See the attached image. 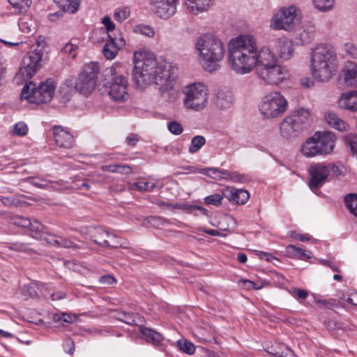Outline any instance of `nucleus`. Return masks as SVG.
Segmentation results:
<instances>
[{
    "instance_id": "1",
    "label": "nucleus",
    "mask_w": 357,
    "mask_h": 357,
    "mask_svg": "<svg viewBox=\"0 0 357 357\" xmlns=\"http://www.w3.org/2000/svg\"><path fill=\"white\" fill-rule=\"evenodd\" d=\"M229 65L238 75H246L257 70L258 77L270 85H279L290 78L288 69L280 64L268 46L257 48L252 35H241L229 43Z\"/></svg>"
},
{
    "instance_id": "2",
    "label": "nucleus",
    "mask_w": 357,
    "mask_h": 357,
    "mask_svg": "<svg viewBox=\"0 0 357 357\" xmlns=\"http://www.w3.org/2000/svg\"><path fill=\"white\" fill-rule=\"evenodd\" d=\"M135 67L133 79L138 85L155 84L168 89L172 87L178 67L176 63L166 60L158 61L153 54L146 50H139L134 53Z\"/></svg>"
},
{
    "instance_id": "3",
    "label": "nucleus",
    "mask_w": 357,
    "mask_h": 357,
    "mask_svg": "<svg viewBox=\"0 0 357 357\" xmlns=\"http://www.w3.org/2000/svg\"><path fill=\"white\" fill-rule=\"evenodd\" d=\"M310 68L312 77L317 81H329L337 68V56L335 48L327 43L317 45L312 50Z\"/></svg>"
},
{
    "instance_id": "4",
    "label": "nucleus",
    "mask_w": 357,
    "mask_h": 357,
    "mask_svg": "<svg viewBox=\"0 0 357 357\" xmlns=\"http://www.w3.org/2000/svg\"><path fill=\"white\" fill-rule=\"evenodd\" d=\"M225 47L223 43L213 32L202 34V68L212 73L220 68Z\"/></svg>"
},
{
    "instance_id": "5",
    "label": "nucleus",
    "mask_w": 357,
    "mask_h": 357,
    "mask_svg": "<svg viewBox=\"0 0 357 357\" xmlns=\"http://www.w3.org/2000/svg\"><path fill=\"white\" fill-rule=\"evenodd\" d=\"M311 121V112L309 109H296L280 123V135L282 138L288 140L298 137L309 128Z\"/></svg>"
},
{
    "instance_id": "6",
    "label": "nucleus",
    "mask_w": 357,
    "mask_h": 357,
    "mask_svg": "<svg viewBox=\"0 0 357 357\" xmlns=\"http://www.w3.org/2000/svg\"><path fill=\"white\" fill-rule=\"evenodd\" d=\"M301 9L294 4L284 6L277 10L269 21V27L274 31L290 32L301 20Z\"/></svg>"
},
{
    "instance_id": "7",
    "label": "nucleus",
    "mask_w": 357,
    "mask_h": 357,
    "mask_svg": "<svg viewBox=\"0 0 357 357\" xmlns=\"http://www.w3.org/2000/svg\"><path fill=\"white\" fill-rule=\"evenodd\" d=\"M260 114L265 119L281 117L288 109L289 102L279 91H271L265 95L259 105Z\"/></svg>"
},
{
    "instance_id": "8",
    "label": "nucleus",
    "mask_w": 357,
    "mask_h": 357,
    "mask_svg": "<svg viewBox=\"0 0 357 357\" xmlns=\"http://www.w3.org/2000/svg\"><path fill=\"white\" fill-rule=\"evenodd\" d=\"M55 86L52 79L41 82L38 86L33 82L26 83L22 91V99L35 104H44L50 102L54 93Z\"/></svg>"
},
{
    "instance_id": "9",
    "label": "nucleus",
    "mask_w": 357,
    "mask_h": 357,
    "mask_svg": "<svg viewBox=\"0 0 357 357\" xmlns=\"http://www.w3.org/2000/svg\"><path fill=\"white\" fill-rule=\"evenodd\" d=\"M99 73L98 62L91 61L86 63L75 83V90L85 96H89L96 86Z\"/></svg>"
},
{
    "instance_id": "10",
    "label": "nucleus",
    "mask_w": 357,
    "mask_h": 357,
    "mask_svg": "<svg viewBox=\"0 0 357 357\" xmlns=\"http://www.w3.org/2000/svg\"><path fill=\"white\" fill-rule=\"evenodd\" d=\"M43 52L40 49L29 52L22 61L23 66L15 74L14 80L17 84H21L23 81L31 79L38 68L40 66Z\"/></svg>"
},
{
    "instance_id": "11",
    "label": "nucleus",
    "mask_w": 357,
    "mask_h": 357,
    "mask_svg": "<svg viewBox=\"0 0 357 357\" xmlns=\"http://www.w3.org/2000/svg\"><path fill=\"white\" fill-rule=\"evenodd\" d=\"M112 75L110 81L106 84V91L110 98L115 102H125L128 98L127 78L123 75L118 74L115 68L108 69Z\"/></svg>"
},
{
    "instance_id": "12",
    "label": "nucleus",
    "mask_w": 357,
    "mask_h": 357,
    "mask_svg": "<svg viewBox=\"0 0 357 357\" xmlns=\"http://www.w3.org/2000/svg\"><path fill=\"white\" fill-rule=\"evenodd\" d=\"M335 167L333 163L318 162L311 165L309 169L310 188L314 192L317 190L325 183L331 172Z\"/></svg>"
},
{
    "instance_id": "13",
    "label": "nucleus",
    "mask_w": 357,
    "mask_h": 357,
    "mask_svg": "<svg viewBox=\"0 0 357 357\" xmlns=\"http://www.w3.org/2000/svg\"><path fill=\"white\" fill-rule=\"evenodd\" d=\"M80 234L86 239L91 240L94 243L101 247H111L108 239L114 237L112 234L102 227L89 226L82 227Z\"/></svg>"
},
{
    "instance_id": "14",
    "label": "nucleus",
    "mask_w": 357,
    "mask_h": 357,
    "mask_svg": "<svg viewBox=\"0 0 357 357\" xmlns=\"http://www.w3.org/2000/svg\"><path fill=\"white\" fill-rule=\"evenodd\" d=\"M316 144L319 155L326 156L331 155L335 147L337 137L331 131H317L314 133Z\"/></svg>"
},
{
    "instance_id": "15",
    "label": "nucleus",
    "mask_w": 357,
    "mask_h": 357,
    "mask_svg": "<svg viewBox=\"0 0 357 357\" xmlns=\"http://www.w3.org/2000/svg\"><path fill=\"white\" fill-rule=\"evenodd\" d=\"M178 0H150L151 9L158 17L167 20L176 12Z\"/></svg>"
},
{
    "instance_id": "16",
    "label": "nucleus",
    "mask_w": 357,
    "mask_h": 357,
    "mask_svg": "<svg viewBox=\"0 0 357 357\" xmlns=\"http://www.w3.org/2000/svg\"><path fill=\"white\" fill-rule=\"evenodd\" d=\"M213 103L221 111H227L232 107L234 98L232 90L227 86L219 87L215 92Z\"/></svg>"
},
{
    "instance_id": "17",
    "label": "nucleus",
    "mask_w": 357,
    "mask_h": 357,
    "mask_svg": "<svg viewBox=\"0 0 357 357\" xmlns=\"http://www.w3.org/2000/svg\"><path fill=\"white\" fill-rule=\"evenodd\" d=\"M272 48L278 56L284 61L289 60L294 55V43L287 37L277 38Z\"/></svg>"
},
{
    "instance_id": "18",
    "label": "nucleus",
    "mask_w": 357,
    "mask_h": 357,
    "mask_svg": "<svg viewBox=\"0 0 357 357\" xmlns=\"http://www.w3.org/2000/svg\"><path fill=\"white\" fill-rule=\"evenodd\" d=\"M340 80L348 87H357V63L347 61L340 72Z\"/></svg>"
},
{
    "instance_id": "19",
    "label": "nucleus",
    "mask_w": 357,
    "mask_h": 357,
    "mask_svg": "<svg viewBox=\"0 0 357 357\" xmlns=\"http://www.w3.org/2000/svg\"><path fill=\"white\" fill-rule=\"evenodd\" d=\"M200 83H193L185 88V105L189 108L198 111L200 105L199 97L201 96Z\"/></svg>"
},
{
    "instance_id": "20",
    "label": "nucleus",
    "mask_w": 357,
    "mask_h": 357,
    "mask_svg": "<svg viewBox=\"0 0 357 357\" xmlns=\"http://www.w3.org/2000/svg\"><path fill=\"white\" fill-rule=\"evenodd\" d=\"M337 104L341 109L357 112V89L349 90L341 93Z\"/></svg>"
},
{
    "instance_id": "21",
    "label": "nucleus",
    "mask_w": 357,
    "mask_h": 357,
    "mask_svg": "<svg viewBox=\"0 0 357 357\" xmlns=\"http://www.w3.org/2000/svg\"><path fill=\"white\" fill-rule=\"evenodd\" d=\"M54 141L56 145L61 148L70 149L73 146L74 137L61 126H54L53 128Z\"/></svg>"
},
{
    "instance_id": "22",
    "label": "nucleus",
    "mask_w": 357,
    "mask_h": 357,
    "mask_svg": "<svg viewBox=\"0 0 357 357\" xmlns=\"http://www.w3.org/2000/svg\"><path fill=\"white\" fill-rule=\"evenodd\" d=\"M314 32V24L312 22H305L298 30L296 39L299 40L301 45L308 44L313 40Z\"/></svg>"
},
{
    "instance_id": "23",
    "label": "nucleus",
    "mask_w": 357,
    "mask_h": 357,
    "mask_svg": "<svg viewBox=\"0 0 357 357\" xmlns=\"http://www.w3.org/2000/svg\"><path fill=\"white\" fill-rule=\"evenodd\" d=\"M324 118L328 126L337 131L347 132L350 130L349 123L335 112H326Z\"/></svg>"
},
{
    "instance_id": "24",
    "label": "nucleus",
    "mask_w": 357,
    "mask_h": 357,
    "mask_svg": "<svg viewBox=\"0 0 357 357\" xmlns=\"http://www.w3.org/2000/svg\"><path fill=\"white\" fill-rule=\"evenodd\" d=\"M315 140L313 135L307 138L303 143L301 148V153L304 157L311 158L319 155Z\"/></svg>"
},
{
    "instance_id": "25",
    "label": "nucleus",
    "mask_w": 357,
    "mask_h": 357,
    "mask_svg": "<svg viewBox=\"0 0 357 357\" xmlns=\"http://www.w3.org/2000/svg\"><path fill=\"white\" fill-rule=\"evenodd\" d=\"M158 205L165 206L169 209H179L189 213H194L201 210V206L186 202H177L174 204L169 202H161Z\"/></svg>"
},
{
    "instance_id": "26",
    "label": "nucleus",
    "mask_w": 357,
    "mask_h": 357,
    "mask_svg": "<svg viewBox=\"0 0 357 357\" xmlns=\"http://www.w3.org/2000/svg\"><path fill=\"white\" fill-rule=\"evenodd\" d=\"M287 255L290 258L298 259H309L312 258V253L310 251L298 248L294 245H289L285 248Z\"/></svg>"
},
{
    "instance_id": "27",
    "label": "nucleus",
    "mask_w": 357,
    "mask_h": 357,
    "mask_svg": "<svg viewBox=\"0 0 357 357\" xmlns=\"http://www.w3.org/2000/svg\"><path fill=\"white\" fill-rule=\"evenodd\" d=\"M226 192L229 193V199L238 204H245L250 198L249 192L243 189H227Z\"/></svg>"
},
{
    "instance_id": "28",
    "label": "nucleus",
    "mask_w": 357,
    "mask_h": 357,
    "mask_svg": "<svg viewBox=\"0 0 357 357\" xmlns=\"http://www.w3.org/2000/svg\"><path fill=\"white\" fill-rule=\"evenodd\" d=\"M95 34L96 35H102V40H105V38H107V40L109 42H112L113 44H114L116 46H117L119 48L121 49L123 47L126 45V40L122 36L121 33H119L117 35L114 34L112 35L110 33H107L104 29H96L95 31Z\"/></svg>"
},
{
    "instance_id": "29",
    "label": "nucleus",
    "mask_w": 357,
    "mask_h": 357,
    "mask_svg": "<svg viewBox=\"0 0 357 357\" xmlns=\"http://www.w3.org/2000/svg\"><path fill=\"white\" fill-rule=\"evenodd\" d=\"M140 331L146 341L152 344H159L163 340V337L160 333L151 328L144 327L141 328Z\"/></svg>"
},
{
    "instance_id": "30",
    "label": "nucleus",
    "mask_w": 357,
    "mask_h": 357,
    "mask_svg": "<svg viewBox=\"0 0 357 357\" xmlns=\"http://www.w3.org/2000/svg\"><path fill=\"white\" fill-rule=\"evenodd\" d=\"M224 180L236 183H246L250 180L248 174H241L238 172H230L225 169Z\"/></svg>"
},
{
    "instance_id": "31",
    "label": "nucleus",
    "mask_w": 357,
    "mask_h": 357,
    "mask_svg": "<svg viewBox=\"0 0 357 357\" xmlns=\"http://www.w3.org/2000/svg\"><path fill=\"white\" fill-rule=\"evenodd\" d=\"M156 187L157 183L155 181L140 180L131 184L130 189L139 192H152Z\"/></svg>"
},
{
    "instance_id": "32",
    "label": "nucleus",
    "mask_w": 357,
    "mask_h": 357,
    "mask_svg": "<svg viewBox=\"0 0 357 357\" xmlns=\"http://www.w3.org/2000/svg\"><path fill=\"white\" fill-rule=\"evenodd\" d=\"M63 11L74 13L77 10L79 0H54Z\"/></svg>"
},
{
    "instance_id": "33",
    "label": "nucleus",
    "mask_w": 357,
    "mask_h": 357,
    "mask_svg": "<svg viewBox=\"0 0 357 357\" xmlns=\"http://www.w3.org/2000/svg\"><path fill=\"white\" fill-rule=\"evenodd\" d=\"M312 5L317 10L326 13L334 8L335 0H312Z\"/></svg>"
},
{
    "instance_id": "34",
    "label": "nucleus",
    "mask_w": 357,
    "mask_h": 357,
    "mask_svg": "<svg viewBox=\"0 0 357 357\" xmlns=\"http://www.w3.org/2000/svg\"><path fill=\"white\" fill-rule=\"evenodd\" d=\"M28 228L29 229L31 235L33 238L36 239H41L43 238L44 226L40 222L37 220H31V225Z\"/></svg>"
},
{
    "instance_id": "35",
    "label": "nucleus",
    "mask_w": 357,
    "mask_h": 357,
    "mask_svg": "<svg viewBox=\"0 0 357 357\" xmlns=\"http://www.w3.org/2000/svg\"><path fill=\"white\" fill-rule=\"evenodd\" d=\"M224 174L225 169L215 167L202 168V175L215 180H224Z\"/></svg>"
},
{
    "instance_id": "36",
    "label": "nucleus",
    "mask_w": 357,
    "mask_h": 357,
    "mask_svg": "<svg viewBox=\"0 0 357 357\" xmlns=\"http://www.w3.org/2000/svg\"><path fill=\"white\" fill-rule=\"evenodd\" d=\"M120 48L113 44L112 42L107 40L102 48V53L107 59H114Z\"/></svg>"
},
{
    "instance_id": "37",
    "label": "nucleus",
    "mask_w": 357,
    "mask_h": 357,
    "mask_svg": "<svg viewBox=\"0 0 357 357\" xmlns=\"http://www.w3.org/2000/svg\"><path fill=\"white\" fill-rule=\"evenodd\" d=\"M19 29L22 32L29 33L34 29L32 20L27 15L20 17L18 20Z\"/></svg>"
},
{
    "instance_id": "38",
    "label": "nucleus",
    "mask_w": 357,
    "mask_h": 357,
    "mask_svg": "<svg viewBox=\"0 0 357 357\" xmlns=\"http://www.w3.org/2000/svg\"><path fill=\"white\" fill-rule=\"evenodd\" d=\"M78 41L77 39H72L70 42L67 43L61 49V51L71 58L75 59L77 56V51L78 49Z\"/></svg>"
},
{
    "instance_id": "39",
    "label": "nucleus",
    "mask_w": 357,
    "mask_h": 357,
    "mask_svg": "<svg viewBox=\"0 0 357 357\" xmlns=\"http://www.w3.org/2000/svg\"><path fill=\"white\" fill-rule=\"evenodd\" d=\"M344 202L349 211L357 218V195H347L344 197Z\"/></svg>"
},
{
    "instance_id": "40",
    "label": "nucleus",
    "mask_w": 357,
    "mask_h": 357,
    "mask_svg": "<svg viewBox=\"0 0 357 357\" xmlns=\"http://www.w3.org/2000/svg\"><path fill=\"white\" fill-rule=\"evenodd\" d=\"M9 222L19 227L28 228L31 225V220L18 215H13L10 216Z\"/></svg>"
},
{
    "instance_id": "41",
    "label": "nucleus",
    "mask_w": 357,
    "mask_h": 357,
    "mask_svg": "<svg viewBox=\"0 0 357 357\" xmlns=\"http://www.w3.org/2000/svg\"><path fill=\"white\" fill-rule=\"evenodd\" d=\"M344 141L347 146L354 154L357 153V135L349 133L345 135Z\"/></svg>"
},
{
    "instance_id": "42",
    "label": "nucleus",
    "mask_w": 357,
    "mask_h": 357,
    "mask_svg": "<svg viewBox=\"0 0 357 357\" xmlns=\"http://www.w3.org/2000/svg\"><path fill=\"white\" fill-rule=\"evenodd\" d=\"M177 347L181 351L190 355L192 354L195 351V345L192 342L184 339L177 341Z\"/></svg>"
},
{
    "instance_id": "43",
    "label": "nucleus",
    "mask_w": 357,
    "mask_h": 357,
    "mask_svg": "<svg viewBox=\"0 0 357 357\" xmlns=\"http://www.w3.org/2000/svg\"><path fill=\"white\" fill-rule=\"evenodd\" d=\"M185 2L190 13L198 15L201 12V0H185Z\"/></svg>"
},
{
    "instance_id": "44",
    "label": "nucleus",
    "mask_w": 357,
    "mask_h": 357,
    "mask_svg": "<svg viewBox=\"0 0 357 357\" xmlns=\"http://www.w3.org/2000/svg\"><path fill=\"white\" fill-rule=\"evenodd\" d=\"M130 16V10L126 7L116 9L114 13L115 20L121 22Z\"/></svg>"
},
{
    "instance_id": "45",
    "label": "nucleus",
    "mask_w": 357,
    "mask_h": 357,
    "mask_svg": "<svg viewBox=\"0 0 357 357\" xmlns=\"http://www.w3.org/2000/svg\"><path fill=\"white\" fill-rule=\"evenodd\" d=\"M13 7L20 9V11L26 10L31 4V0H9Z\"/></svg>"
},
{
    "instance_id": "46",
    "label": "nucleus",
    "mask_w": 357,
    "mask_h": 357,
    "mask_svg": "<svg viewBox=\"0 0 357 357\" xmlns=\"http://www.w3.org/2000/svg\"><path fill=\"white\" fill-rule=\"evenodd\" d=\"M238 284L246 290L260 289L262 287V285L255 283L249 280H240Z\"/></svg>"
},
{
    "instance_id": "47",
    "label": "nucleus",
    "mask_w": 357,
    "mask_h": 357,
    "mask_svg": "<svg viewBox=\"0 0 357 357\" xmlns=\"http://www.w3.org/2000/svg\"><path fill=\"white\" fill-rule=\"evenodd\" d=\"M27 180L29 181L33 185L40 188H45L48 186L49 183H51L50 181L34 177H29Z\"/></svg>"
},
{
    "instance_id": "48",
    "label": "nucleus",
    "mask_w": 357,
    "mask_h": 357,
    "mask_svg": "<svg viewBox=\"0 0 357 357\" xmlns=\"http://www.w3.org/2000/svg\"><path fill=\"white\" fill-rule=\"evenodd\" d=\"M223 197L220 194H213L205 198V203L213 206H218L221 204Z\"/></svg>"
},
{
    "instance_id": "49",
    "label": "nucleus",
    "mask_w": 357,
    "mask_h": 357,
    "mask_svg": "<svg viewBox=\"0 0 357 357\" xmlns=\"http://www.w3.org/2000/svg\"><path fill=\"white\" fill-rule=\"evenodd\" d=\"M0 201L7 206L17 207L20 206V202L13 197H1Z\"/></svg>"
},
{
    "instance_id": "50",
    "label": "nucleus",
    "mask_w": 357,
    "mask_h": 357,
    "mask_svg": "<svg viewBox=\"0 0 357 357\" xmlns=\"http://www.w3.org/2000/svg\"><path fill=\"white\" fill-rule=\"evenodd\" d=\"M27 132V126L24 122L17 123L13 128V132L19 136H24Z\"/></svg>"
},
{
    "instance_id": "51",
    "label": "nucleus",
    "mask_w": 357,
    "mask_h": 357,
    "mask_svg": "<svg viewBox=\"0 0 357 357\" xmlns=\"http://www.w3.org/2000/svg\"><path fill=\"white\" fill-rule=\"evenodd\" d=\"M38 289H40V287H38V284L36 283H32L24 287V291H26V294L31 298L38 296Z\"/></svg>"
},
{
    "instance_id": "52",
    "label": "nucleus",
    "mask_w": 357,
    "mask_h": 357,
    "mask_svg": "<svg viewBox=\"0 0 357 357\" xmlns=\"http://www.w3.org/2000/svg\"><path fill=\"white\" fill-rule=\"evenodd\" d=\"M201 149V135H197L192 139L189 151L192 153L197 152Z\"/></svg>"
},
{
    "instance_id": "53",
    "label": "nucleus",
    "mask_w": 357,
    "mask_h": 357,
    "mask_svg": "<svg viewBox=\"0 0 357 357\" xmlns=\"http://www.w3.org/2000/svg\"><path fill=\"white\" fill-rule=\"evenodd\" d=\"M290 237L298 240L301 242L307 241H316L310 235L308 234H298L296 231H291Z\"/></svg>"
},
{
    "instance_id": "54",
    "label": "nucleus",
    "mask_w": 357,
    "mask_h": 357,
    "mask_svg": "<svg viewBox=\"0 0 357 357\" xmlns=\"http://www.w3.org/2000/svg\"><path fill=\"white\" fill-rule=\"evenodd\" d=\"M137 31L142 35H144L148 37H153L155 34V32L152 27L148 25H139L137 27Z\"/></svg>"
},
{
    "instance_id": "55",
    "label": "nucleus",
    "mask_w": 357,
    "mask_h": 357,
    "mask_svg": "<svg viewBox=\"0 0 357 357\" xmlns=\"http://www.w3.org/2000/svg\"><path fill=\"white\" fill-rule=\"evenodd\" d=\"M168 130L174 135H178L183 132L182 126L176 121H171L168 123Z\"/></svg>"
},
{
    "instance_id": "56",
    "label": "nucleus",
    "mask_w": 357,
    "mask_h": 357,
    "mask_svg": "<svg viewBox=\"0 0 357 357\" xmlns=\"http://www.w3.org/2000/svg\"><path fill=\"white\" fill-rule=\"evenodd\" d=\"M99 282L102 285H112L116 283V280L111 275H105L100 278Z\"/></svg>"
},
{
    "instance_id": "57",
    "label": "nucleus",
    "mask_w": 357,
    "mask_h": 357,
    "mask_svg": "<svg viewBox=\"0 0 357 357\" xmlns=\"http://www.w3.org/2000/svg\"><path fill=\"white\" fill-rule=\"evenodd\" d=\"M56 247H63L66 248H78L76 245H75L72 241L65 238L59 236V243H57Z\"/></svg>"
},
{
    "instance_id": "58",
    "label": "nucleus",
    "mask_w": 357,
    "mask_h": 357,
    "mask_svg": "<svg viewBox=\"0 0 357 357\" xmlns=\"http://www.w3.org/2000/svg\"><path fill=\"white\" fill-rule=\"evenodd\" d=\"M102 24L105 25L106 31H105L107 33H109L110 31H114L115 28V25L113 22L111 20V18L108 16H105L102 21Z\"/></svg>"
},
{
    "instance_id": "59",
    "label": "nucleus",
    "mask_w": 357,
    "mask_h": 357,
    "mask_svg": "<svg viewBox=\"0 0 357 357\" xmlns=\"http://www.w3.org/2000/svg\"><path fill=\"white\" fill-rule=\"evenodd\" d=\"M344 49L348 55L356 57L357 56V47L352 43H347L344 45Z\"/></svg>"
},
{
    "instance_id": "60",
    "label": "nucleus",
    "mask_w": 357,
    "mask_h": 357,
    "mask_svg": "<svg viewBox=\"0 0 357 357\" xmlns=\"http://www.w3.org/2000/svg\"><path fill=\"white\" fill-rule=\"evenodd\" d=\"M291 294L294 296L301 299H305L309 295L308 292L306 290L301 289L299 288H294L292 289Z\"/></svg>"
},
{
    "instance_id": "61",
    "label": "nucleus",
    "mask_w": 357,
    "mask_h": 357,
    "mask_svg": "<svg viewBox=\"0 0 357 357\" xmlns=\"http://www.w3.org/2000/svg\"><path fill=\"white\" fill-rule=\"evenodd\" d=\"M210 90L208 86L202 85V108L209 102Z\"/></svg>"
},
{
    "instance_id": "62",
    "label": "nucleus",
    "mask_w": 357,
    "mask_h": 357,
    "mask_svg": "<svg viewBox=\"0 0 357 357\" xmlns=\"http://www.w3.org/2000/svg\"><path fill=\"white\" fill-rule=\"evenodd\" d=\"M347 302L357 306V291L354 290L347 291Z\"/></svg>"
},
{
    "instance_id": "63",
    "label": "nucleus",
    "mask_w": 357,
    "mask_h": 357,
    "mask_svg": "<svg viewBox=\"0 0 357 357\" xmlns=\"http://www.w3.org/2000/svg\"><path fill=\"white\" fill-rule=\"evenodd\" d=\"M48 244H50L53 246L57 245L59 243V236H56L53 234H46V236L43 238Z\"/></svg>"
},
{
    "instance_id": "64",
    "label": "nucleus",
    "mask_w": 357,
    "mask_h": 357,
    "mask_svg": "<svg viewBox=\"0 0 357 357\" xmlns=\"http://www.w3.org/2000/svg\"><path fill=\"white\" fill-rule=\"evenodd\" d=\"M120 319L128 325H136L137 324L135 319L129 313L123 314V317L121 318Z\"/></svg>"
}]
</instances>
